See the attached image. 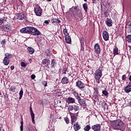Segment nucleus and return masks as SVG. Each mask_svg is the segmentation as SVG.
I'll return each mask as SVG.
<instances>
[{
    "label": "nucleus",
    "instance_id": "f257e3e1",
    "mask_svg": "<svg viewBox=\"0 0 131 131\" xmlns=\"http://www.w3.org/2000/svg\"><path fill=\"white\" fill-rule=\"evenodd\" d=\"M21 33H27L32 35L37 36L40 34V32L36 28L33 27H27L20 30Z\"/></svg>",
    "mask_w": 131,
    "mask_h": 131
},
{
    "label": "nucleus",
    "instance_id": "f03ea898",
    "mask_svg": "<svg viewBox=\"0 0 131 131\" xmlns=\"http://www.w3.org/2000/svg\"><path fill=\"white\" fill-rule=\"evenodd\" d=\"M123 122L120 120H116L113 121L112 124V127L114 129L117 130H121L123 128Z\"/></svg>",
    "mask_w": 131,
    "mask_h": 131
},
{
    "label": "nucleus",
    "instance_id": "7ed1b4c3",
    "mask_svg": "<svg viewBox=\"0 0 131 131\" xmlns=\"http://www.w3.org/2000/svg\"><path fill=\"white\" fill-rule=\"evenodd\" d=\"M103 67H100L98 70H96L95 72V78L96 80H99L101 77H102V75H103Z\"/></svg>",
    "mask_w": 131,
    "mask_h": 131
},
{
    "label": "nucleus",
    "instance_id": "20e7f679",
    "mask_svg": "<svg viewBox=\"0 0 131 131\" xmlns=\"http://www.w3.org/2000/svg\"><path fill=\"white\" fill-rule=\"evenodd\" d=\"M76 86L81 91H84L85 88V84L81 80H78L76 82Z\"/></svg>",
    "mask_w": 131,
    "mask_h": 131
},
{
    "label": "nucleus",
    "instance_id": "39448f33",
    "mask_svg": "<svg viewBox=\"0 0 131 131\" xmlns=\"http://www.w3.org/2000/svg\"><path fill=\"white\" fill-rule=\"evenodd\" d=\"M34 13L36 16L40 17L41 14L42 13V9L40 8V6H37L34 7Z\"/></svg>",
    "mask_w": 131,
    "mask_h": 131
},
{
    "label": "nucleus",
    "instance_id": "423d86ee",
    "mask_svg": "<svg viewBox=\"0 0 131 131\" xmlns=\"http://www.w3.org/2000/svg\"><path fill=\"white\" fill-rule=\"evenodd\" d=\"M99 96H100V94H99V90L98 88H94L93 95V98L95 99V100H96V101H98V100H99Z\"/></svg>",
    "mask_w": 131,
    "mask_h": 131
},
{
    "label": "nucleus",
    "instance_id": "0eeeda50",
    "mask_svg": "<svg viewBox=\"0 0 131 131\" xmlns=\"http://www.w3.org/2000/svg\"><path fill=\"white\" fill-rule=\"evenodd\" d=\"M94 50L95 52L97 54V55H100V54H101V47L99 43H97L95 45Z\"/></svg>",
    "mask_w": 131,
    "mask_h": 131
},
{
    "label": "nucleus",
    "instance_id": "6e6552de",
    "mask_svg": "<svg viewBox=\"0 0 131 131\" xmlns=\"http://www.w3.org/2000/svg\"><path fill=\"white\" fill-rule=\"evenodd\" d=\"M102 37L105 41L109 40V33L106 31H103L102 32Z\"/></svg>",
    "mask_w": 131,
    "mask_h": 131
},
{
    "label": "nucleus",
    "instance_id": "1a4fd4ad",
    "mask_svg": "<svg viewBox=\"0 0 131 131\" xmlns=\"http://www.w3.org/2000/svg\"><path fill=\"white\" fill-rule=\"evenodd\" d=\"M92 128L94 131H100L101 130V124H97L96 125H93Z\"/></svg>",
    "mask_w": 131,
    "mask_h": 131
},
{
    "label": "nucleus",
    "instance_id": "9d476101",
    "mask_svg": "<svg viewBox=\"0 0 131 131\" xmlns=\"http://www.w3.org/2000/svg\"><path fill=\"white\" fill-rule=\"evenodd\" d=\"M3 30L4 31L8 32L11 30V25L10 24H6L3 26Z\"/></svg>",
    "mask_w": 131,
    "mask_h": 131
},
{
    "label": "nucleus",
    "instance_id": "9b49d317",
    "mask_svg": "<svg viewBox=\"0 0 131 131\" xmlns=\"http://www.w3.org/2000/svg\"><path fill=\"white\" fill-rule=\"evenodd\" d=\"M124 92L127 94L130 93L131 92V82H129V83L126 87L124 88Z\"/></svg>",
    "mask_w": 131,
    "mask_h": 131
},
{
    "label": "nucleus",
    "instance_id": "f8f14e48",
    "mask_svg": "<svg viewBox=\"0 0 131 131\" xmlns=\"http://www.w3.org/2000/svg\"><path fill=\"white\" fill-rule=\"evenodd\" d=\"M66 102L68 103V104H73L75 103V99L72 97H68L66 99Z\"/></svg>",
    "mask_w": 131,
    "mask_h": 131
},
{
    "label": "nucleus",
    "instance_id": "ddd939ff",
    "mask_svg": "<svg viewBox=\"0 0 131 131\" xmlns=\"http://www.w3.org/2000/svg\"><path fill=\"white\" fill-rule=\"evenodd\" d=\"M105 24H106L107 26L108 27H111L113 24V23H112V20L111 19L107 18L105 21Z\"/></svg>",
    "mask_w": 131,
    "mask_h": 131
},
{
    "label": "nucleus",
    "instance_id": "4468645a",
    "mask_svg": "<svg viewBox=\"0 0 131 131\" xmlns=\"http://www.w3.org/2000/svg\"><path fill=\"white\" fill-rule=\"evenodd\" d=\"M16 16H17V19H18L19 20H24V19H25V14H24V13H18L16 15Z\"/></svg>",
    "mask_w": 131,
    "mask_h": 131
},
{
    "label": "nucleus",
    "instance_id": "2eb2a0df",
    "mask_svg": "<svg viewBox=\"0 0 131 131\" xmlns=\"http://www.w3.org/2000/svg\"><path fill=\"white\" fill-rule=\"evenodd\" d=\"M30 111L31 116L32 118V121L33 123L35 124V122L34 121L35 116H34V113H33V111H32V107H30Z\"/></svg>",
    "mask_w": 131,
    "mask_h": 131
},
{
    "label": "nucleus",
    "instance_id": "dca6fc26",
    "mask_svg": "<svg viewBox=\"0 0 131 131\" xmlns=\"http://www.w3.org/2000/svg\"><path fill=\"white\" fill-rule=\"evenodd\" d=\"M27 50L29 54H30V55H33V54H34V52H35V50H34V49H33L32 47H28L27 48Z\"/></svg>",
    "mask_w": 131,
    "mask_h": 131
},
{
    "label": "nucleus",
    "instance_id": "f3484780",
    "mask_svg": "<svg viewBox=\"0 0 131 131\" xmlns=\"http://www.w3.org/2000/svg\"><path fill=\"white\" fill-rule=\"evenodd\" d=\"M8 19V17L6 16H3V17L0 18V26L3 25V24L4 22H7V20Z\"/></svg>",
    "mask_w": 131,
    "mask_h": 131
},
{
    "label": "nucleus",
    "instance_id": "a211bd4d",
    "mask_svg": "<svg viewBox=\"0 0 131 131\" xmlns=\"http://www.w3.org/2000/svg\"><path fill=\"white\" fill-rule=\"evenodd\" d=\"M73 14L74 16H77V17H80V16L81 15L80 11H78L77 9H75V10L73 12Z\"/></svg>",
    "mask_w": 131,
    "mask_h": 131
},
{
    "label": "nucleus",
    "instance_id": "6ab92c4d",
    "mask_svg": "<svg viewBox=\"0 0 131 131\" xmlns=\"http://www.w3.org/2000/svg\"><path fill=\"white\" fill-rule=\"evenodd\" d=\"M52 23L54 25H57V24H59V23H61V20L57 19V18H53L52 19V20H51Z\"/></svg>",
    "mask_w": 131,
    "mask_h": 131
},
{
    "label": "nucleus",
    "instance_id": "aec40b11",
    "mask_svg": "<svg viewBox=\"0 0 131 131\" xmlns=\"http://www.w3.org/2000/svg\"><path fill=\"white\" fill-rule=\"evenodd\" d=\"M69 80V79H68L67 77H63L61 80V82L62 84H66L68 83Z\"/></svg>",
    "mask_w": 131,
    "mask_h": 131
},
{
    "label": "nucleus",
    "instance_id": "412c9836",
    "mask_svg": "<svg viewBox=\"0 0 131 131\" xmlns=\"http://www.w3.org/2000/svg\"><path fill=\"white\" fill-rule=\"evenodd\" d=\"M51 63V60L47 59H44L42 60V64L43 65H45L46 66H48V65H50V63Z\"/></svg>",
    "mask_w": 131,
    "mask_h": 131
},
{
    "label": "nucleus",
    "instance_id": "4be33fe9",
    "mask_svg": "<svg viewBox=\"0 0 131 131\" xmlns=\"http://www.w3.org/2000/svg\"><path fill=\"white\" fill-rule=\"evenodd\" d=\"M80 42L81 45V51H84V42H83V39L82 38L80 39Z\"/></svg>",
    "mask_w": 131,
    "mask_h": 131
},
{
    "label": "nucleus",
    "instance_id": "5701e85b",
    "mask_svg": "<svg viewBox=\"0 0 131 131\" xmlns=\"http://www.w3.org/2000/svg\"><path fill=\"white\" fill-rule=\"evenodd\" d=\"M3 64L5 65V66H8L9 64H10V59L7 58H5L3 59Z\"/></svg>",
    "mask_w": 131,
    "mask_h": 131
},
{
    "label": "nucleus",
    "instance_id": "b1692460",
    "mask_svg": "<svg viewBox=\"0 0 131 131\" xmlns=\"http://www.w3.org/2000/svg\"><path fill=\"white\" fill-rule=\"evenodd\" d=\"M73 127H74V130L75 131L79 130V129H80V126L79 125V124H78V123H76V124H74Z\"/></svg>",
    "mask_w": 131,
    "mask_h": 131
},
{
    "label": "nucleus",
    "instance_id": "393cba45",
    "mask_svg": "<svg viewBox=\"0 0 131 131\" xmlns=\"http://www.w3.org/2000/svg\"><path fill=\"white\" fill-rule=\"evenodd\" d=\"M65 37L66 42L67 43H70V42H71V38L70 37L69 35L65 36Z\"/></svg>",
    "mask_w": 131,
    "mask_h": 131
},
{
    "label": "nucleus",
    "instance_id": "a878e982",
    "mask_svg": "<svg viewBox=\"0 0 131 131\" xmlns=\"http://www.w3.org/2000/svg\"><path fill=\"white\" fill-rule=\"evenodd\" d=\"M78 103L81 105V106H85V100L83 99H79Z\"/></svg>",
    "mask_w": 131,
    "mask_h": 131
},
{
    "label": "nucleus",
    "instance_id": "bb28decb",
    "mask_svg": "<svg viewBox=\"0 0 131 131\" xmlns=\"http://www.w3.org/2000/svg\"><path fill=\"white\" fill-rule=\"evenodd\" d=\"M57 65V62H56V60L53 59L51 61V68H55V66Z\"/></svg>",
    "mask_w": 131,
    "mask_h": 131
},
{
    "label": "nucleus",
    "instance_id": "cd10ccee",
    "mask_svg": "<svg viewBox=\"0 0 131 131\" xmlns=\"http://www.w3.org/2000/svg\"><path fill=\"white\" fill-rule=\"evenodd\" d=\"M68 110L70 112V114H73V113H72V111L74 110V105H69L68 107Z\"/></svg>",
    "mask_w": 131,
    "mask_h": 131
},
{
    "label": "nucleus",
    "instance_id": "c85d7f7f",
    "mask_svg": "<svg viewBox=\"0 0 131 131\" xmlns=\"http://www.w3.org/2000/svg\"><path fill=\"white\" fill-rule=\"evenodd\" d=\"M113 53L115 56H116V55H118V48L116 47L114 48Z\"/></svg>",
    "mask_w": 131,
    "mask_h": 131
},
{
    "label": "nucleus",
    "instance_id": "c756f323",
    "mask_svg": "<svg viewBox=\"0 0 131 131\" xmlns=\"http://www.w3.org/2000/svg\"><path fill=\"white\" fill-rule=\"evenodd\" d=\"M4 58H6L7 59H9V60H10L11 58H12V54L9 53H6L5 57Z\"/></svg>",
    "mask_w": 131,
    "mask_h": 131
},
{
    "label": "nucleus",
    "instance_id": "7c9ffc66",
    "mask_svg": "<svg viewBox=\"0 0 131 131\" xmlns=\"http://www.w3.org/2000/svg\"><path fill=\"white\" fill-rule=\"evenodd\" d=\"M74 110L75 112H76V111H79L80 107L77 105H74Z\"/></svg>",
    "mask_w": 131,
    "mask_h": 131
},
{
    "label": "nucleus",
    "instance_id": "2f4dec72",
    "mask_svg": "<svg viewBox=\"0 0 131 131\" xmlns=\"http://www.w3.org/2000/svg\"><path fill=\"white\" fill-rule=\"evenodd\" d=\"M126 40L128 42H131V35H128L126 37Z\"/></svg>",
    "mask_w": 131,
    "mask_h": 131
},
{
    "label": "nucleus",
    "instance_id": "473e14b6",
    "mask_svg": "<svg viewBox=\"0 0 131 131\" xmlns=\"http://www.w3.org/2000/svg\"><path fill=\"white\" fill-rule=\"evenodd\" d=\"M83 8L85 12H88V4L86 3H84L83 5Z\"/></svg>",
    "mask_w": 131,
    "mask_h": 131
},
{
    "label": "nucleus",
    "instance_id": "72a5a7b5",
    "mask_svg": "<svg viewBox=\"0 0 131 131\" xmlns=\"http://www.w3.org/2000/svg\"><path fill=\"white\" fill-rule=\"evenodd\" d=\"M19 95V100H21V99H22V97L23 96V90L22 89L20 91Z\"/></svg>",
    "mask_w": 131,
    "mask_h": 131
},
{
    "label": "nucleus",
    "instance_id": "f704fd0d",
    "mask_svg": "<svg viewBox=\"0 0 131 131\" xmlns=\"http://www.w3.org/2000/svg\"><path fill=\"white\" fill-rule=\"evenodd\" d=\"M90 129H91V126H90V125H87L84 128V130H85V131H89L90 130Z\"/></svg>",
    "mask_w": 131,
    "mask_h": 131
},
{
    "label": "nucleus",
    "instance_id": "c9c22d12",
    "mask_svg": "<svg viewBox=\"0 0 131 131\" xmlns=\"http://www.w3.org/2000/svg\"><path fill=\"white\" fill-rule=\"evenodd\" d=\"M76 121V117L74 116H71V122L72 123H74Z\"/></svg>",
    "mask_w": 131,
    "mask_h": 131
},
{
    "label": "nucleus",
    "instance_id": "e433bc0d",
    "mask_svg": "<svg viewBox=\"0 0 131 131\" xmlns=\"http://www.w3.org/2000/svg\"><path fill=\"white\" fill-rule=\"evenodd\" d=\"M63 34H64L65 36H66L67 35H69V34H68V31H67V29H64L63 30Z\"/></svg>",
    "mask_w": 131,
    "mask_h": 131
},
{
    "label": "nucleus",
    "instance_id": "4c0bfd02",
    "mask_svg": "<svg viewBox=\"0 0 131 131\" xmlns=\"http://www.w3.org/2000/svg\"><path fill=\"white\" fill-rule=\"evenodd\" d=\"M16 90V86H15L14 85H12L10 87V90L11 91V92H15Z\"/></svg>",
    "mask_w": 131,
    "mask_h": 131
},
{
    "label": "nucleus",
    "instance_id": "58836bf2",
    "mask_svg": "<svg viewBox=\"0 0 131 131\" xmlns=\"http://www.w3.org/2000/svg\"><path fill=\"white\" fill-rule=\"evenodd\" d=\"M23 120H22L21 122H20V131H23Z\"/></svg>",
    "mask_w": 131,
    "mask_h": 131
},
{
    "label": "nucleus",
    "instance_id": "ea45409f",
    "mask_svg": "<svg viewBox=\"0 0 131 131\" xmlns=\"http://www.w3.org/2000/svg\"><path fill=\"white\" fill-rule=\"evenodd\" d=\"M102 94L104 95V96H108V92H107L106 90L102 91Z\"/></svg>",
    "mask_w": 131,
    "mask_h": 131
},
{
    "label": "nucleus",
    "instance_id": "a19ab883",
    "mask_svg": "<svg viewBox=\"0 0 131 131\" xmlns=\"http://www.w3.org/2000/svg\"><path fill=\"white\" fill-rule=\"evenodd\" d=\"M125 79H126V75H123L122 76V80L125 81Z\"/></svg>",
    "mask_w": 131,
    "mask_h": 131
},
{
    "label": "nucleus",
    "instance_id": "79ce46f5",
    "mask_svg": "<svg viewBox=\"0 0 131 131\" xmlns=\"http://www.w3.org/2000/svg\"><path fill=\"white\" fill-rule=\"evenodd\" d=\"M64 121H66L67 124H68L69 123V118L67 117L64 118Z\"/></svg>",
    "mask_w": 131,
    "mask_h": 131
},
{
    "label": "nucleus",
    "instance_id": "37998d69",
    "mask_svg": "<svg viewBox=\"0 0 131 131\" xmlns=\"http://www.w3.org/2000/svg\"><path fill=\"white\" fill-rule=\"evenodd\" d=\"M102 108H104V109H106V108H108V105H107V103H105L102 105Z\"/></svg>",
    "mask_w": 131,
    "mask_h": 131
},
{
    "label": "nucleus",
    "instance_id": "c03bdc74",
    "mask_svg": "<svg viewBox=\"0 0 131 131\" xmlns=\"http://www.w3.org/2000/svg\"><path fill=\"white\" fill-rule=\"evenodd\" d=\"M20 64H21V67H26V63H25V62L23 61L21 62Z\"/></svg>",
    "mask_w": 131,
    "mask_h": 131
},
{
    "label": "nucleus",
    "instance_id": "a18cd8bd",
    "mask_svg": "<svg viewBox=\"0 0 131 131\" xmlns=\"http://www.w3.org/2000/svg\"><path fill=\"white\" fill-rule=\"evenodd\" d=\"M47 83H48L46 81H44L42 82V84H43V85H44V86H47L48 85Z\"/></svg>",
    "mask_w": 131,
    "mask_h": 131
},
{
    "label": "nucleus",
    "instance_id": "49530a36",
    "mask_svg": "<svg viewBox=\"0 0 131 131\" xmlns=\"http://www.w3.org/2000/svg\"><path fill=\"white\" fill-rule=\"evenodd\" d=\"M1 45H2V46L3 45H5V43H6V40L4 39V40H2L1 41Z\"/></svg>",
    "mask_w": 131,
    "mask_h": 131
},
{
    "label": "nucleus",
    "instance_id": "de8ad7c7",
    "mask_svg": "<svg viewBox=\"0 0 131 131\" xmlns=\"http://www.w3.org/2000/svg\"><path fill=\"white\" fill-rule=\"evenodd\" d=\"M75 97L76 98L77 100H78V101H79V100L81 99H80V96H79V95H78V94Z\"/></svg>",
    "mask_w": 131,
    "mask_h": 131
},
{
    "label": "nucleus",
    "instance_id": "09e8293b",
    "mask_svg": "<svg viewBox=\"0 0 131 131\" xmlns=\"http://www.w3.org/2000/svg\"><path fill=\"white\" fill-rule=\"evenodd\" d=\"M31 77L32 79H34V78H35V75L32 74V75L31 76Z\"/></svg>",
    "mask_w": 131,
    "mask_h": 131
},
{
    "label": "nucleus",
    "instance_id": "8fccbe9b",
    "mask_svg": "<svg viewBox=\"0 0 131 131\" xmlns=\"http://www.w3.org/2000/svg\"><path fill=\"white\" fill-rule=\"evenodd\" d=\"M73 95L75 96V97H76V96L78 95V93H77L76 92H73Z\"/></svg>",
    "mask_w": 131,
    "mask_h": 131
},
{
    "label": "nucleus",
    "instance_id": "3c124183",
    "mask_svg": "<svg viewBox=\"0 0 131 131\" xmlns=\"http://www.w3.org/2000/svg\"><path fill=\"white\" fill-rule=\"evenodd\" d=\"M10 68H11V70H14L15 67H14V66H11L10 67Z\"/></svg>",
    "mask_w": 131,
    "mask_h": 131
},
{
    "label": "nucleus",
    "instance_id": "603ef678",
    "mask_svg": "<svg viewBox=\"0 0 131 131\" xmlns=\"http://www.w3.org/2000/svg\"><path fill=\"white\" fill-rule=\"evenodd\" d=\"M127 25L128 26H131V21H129L128 23H127Z\"/></svg>",
    "mask_w": 131,
    "mask_h": 131
},
{
    "label": "nucleus",
    "instance_id": "864d4df0",
    "mask_svg": "<svg viewBox=\"0 0 131 131\" xmlns=\"http://www.w3.org/2000/svg\"><path fill=\"white\" fill-rule=\"evenodd\" d=\"M44 23H45V24H49V20H45Z\"/></svg>",
    "mask_w": 131,
    "mask_h": 131
},
{
    "label": "nucleus",
    "instance_id": "5fc2aeb1",
    "mask_svg": "<svg viewBox=\"0 0 131 131\" xmlns=\"http://www.w3.org/2000/svg\"><path fill=\"white\" fill-rule=\"evenodd\" d=\"M67 70V69H64V70L63 71L64 72H63V74H66V71Z\"/></svg>",
    "mask_w": 131,
    "mask_h": 131
},
{
    "label": "nucleus",
    "instance_id": "6e6d98bb",
    "mask_svg": "<svg viewBox=\"0 0 131 131\" xmlns=\"http://www.w3.org/2000/svg\"><path fill=\"white\" fill-rule=\"evenodd\" d=\"M129 52L131 54V46H129Z\"/></svg>",
    "mask_w": 131,
    "mask_h": 131
},
{
    "label": "nucleus",
    "instance_id": "4d7b16f0",
    "mask_svg": "<svg viewBox=\"0 0 131 131\" xmlns=\"http://www.w3.org/2000/svg\"><path fill=\"white\" fill-rule=\"evenodd\" d=\"M129 80H130V81H131V75L129 77Z\"/></svg>",
    "mask_w": 131,
    "mask_h": 131
},
{
    "label": "nucleus",
    "instance_id": "13d9d810",
    "mask_svg": "<svg viewBox=\"0 0 131 131\" xmlns=\"http://www.w3.org/2000/svg\"><path fill=\"white\" fill-rule=\"evenodd\" d=\"M96 0H92V2H93V3H95V2H96Z\"/></svg>",
    "mask_w": 131,
    "mask_h": 131
},
{
    "label": "nucleus",
    "instance_id": "bf43d9fd",
    "mask_svg": "<svg viewBox=\"0 0 131 131\" xmlns=\"http://www.w3.org/2000/svg\"><path fill=\"white\" fill-rule=\"evenodd\" d=\"M32 59H31V58H30V59H29V61L30 62V61H32Z\"/></svg>",
    "mask_w": 131,
    "mask_h": 131
},
{
    "label": "nucleus",
    "instance_id": "052dcab7",
    "mask_svg": "<svg viewBox=\"0 0 131 131\" xmlns=\"http://www.w3.org/2000/svg\"><path fill=\"white\" fill-rule=\"evenodd\" d=\"M121 80L119 79V82H121Z\"/></svg>",
    "mask_w": 131,
    "mask_h": 131
},
{
    "label": "nucleus",
    "instance_id": "680f3d73",
    "mask_svg": "<svg viewBox=\"0 0 131 131\" xmlns=\"http://www.w3.org/2000/svg\"><path fill=\"white\" fill-rule=\"evenodd\" d=\"M48 2H51L52 0H47Z\"/></svg>",
    "mask_w": 131,
    "mask_h": 131
},
{
    "label": "nucleus",
    "instance_id": "e2e57ef3",
    "mask_svg": "<svg viewBox=\"0 0 131 131\" xmlns=\"http://www.w3.org/2000/svg\"><path fill=\"white\" fill-rule=\"evenodd\" d=\"M0 97H3V95H2L1 94H0Z\"/></svg>",
    "mask_w": 131,
    "mask_h": 131
},
{
    "label": "nucleus",
    "instance_id": "0e129e2a",
    "mask_svg": "<svg viewBox=\"0 0 131 131\" xmlns=\"http://www.w3.org/2000/svg\"><path fill=\"white\" fill-rule=\"evenodd\" d=\"M1 129H2V127H0V130H1Z\"/></svg>",
    "mask_w": 131,
    "mask_h": 131
},
{
    "label": "nucleus",
    "instance_id": "69168bd1",
    "mask_svg": "<svg viewBox=\"0 0 131 131\" xmlns=\"http://www.w3.org/2000/svg\"><path fill=\"white\" fill-rule=\"evenodd\" d=\"M88 0H84V2H86Z\"/></svg>",
    "mask_w": 131,
    "mask_h": 131
},
{
    "label": "nucleus",
    "instance_id": "338daca9",
    "mask_svg": "<svg viewBox=\"0 0 131 131\" xmlns=\"http://www.w3.org/2000/svg\"><path fill=\"white\" fill-rule=\"evenodd\" d=\"M60 107H62V106H61V105H60Z\"/></svg>",
    "mask_w": 131,
    "mask_h": 131
},
{
    "label": "nucleus",
    "instance_id": "774afa93",
    "mask_svg": "<svg viewBox=\"0 0 131 131\" xmlns=\"http://www.w3.org/2000/svg\"><path fill=\"white\" fill-rule=\"evenodd\" d=\"M76 114H78V113H77Z\"/></svg>",
    "mask_w": 131,
    "mask_h": 131
}]
</instances>
